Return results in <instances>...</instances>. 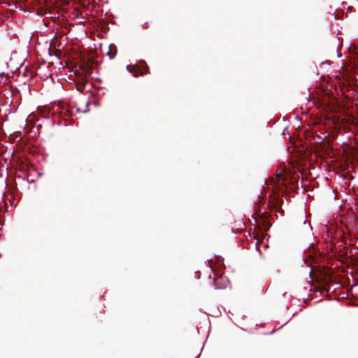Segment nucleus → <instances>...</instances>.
I'll list each match as a JSON object with an SVG mask.
<instances>
[{
  "instance_id": "f257e3e1",
  "label": "nucleus",
  "mask_w": 358,
  "mask_h": 358,
  "mask_svg": "<svg viewBox=\"0 0 358 358\" xmlns=\"http://www.w3.org/2000/svg\"><path fill=\"white\" fill-rule=\"evenodd\" d=\"M85 76L80 78V81H78L76 84V88L80 92H83L87 83V76L92 73L91 67H86L84 70Z\"/></svg>"
},
{
  "instance_id": "f03ea898",
  "label": "nucleus",
  "mask_w": 358,
  "mask_h": 358,
  "mask_svg": "<svg viewBox=\"0 0 358 358\" xmlns=\"http://www.w3.org/2000/svg\"><path fill=\"white\" fill-rule=\"evenodd\" d=\"M130 71L135 77L145 75V73L141 69L139 65L132 66L131 69H130Z\"/></svg>"
},
{
  "instance_id": "7ed1b4c3",
  "label": "nucleus",
  "mask_w": 358,
  "mask_h": 358,
  "mask_svg": "<svg viewBox=\"0 0 358 358\" xmlns=\"http://www.w3.org/2000/svg\"><path fill=\"white\" fill-rule=\"evenodd\" d=\"M275 180L273 179L272 184L275 187H278L280 185H283L285 183V179L282 178V176L280 173H277L275 175Z\"/></svg>"
},
{
  "instance_id": "20e7f679",
  "label": "nucleus",
  "mask_w": 358,
  "mask_h": 358,
  "mask_svg": "<svg viewBox=\"0 0 358 358\" xmlns=\"http://www.w3.org/2000/svg\"><path fill=\"white\" fill-rule=\"evenodd\" d=\"M259 218L262 220V224H264V226L265 227L268 228L271 226V224L269 223V215L267 213H266V212L262 213L259 215Z\"/></svg>"
},
{
  "instance_id": "39448f33",
  "label": "nucleus",
  "mask_w": 358,
  "mask_h": 358,
  "mask_svg": "<svg viewBox=\"0 0 358 358\" xmlns=\"http://www.w3.org/2000/svg\"><path fill=\"white\" fill-rule=\"evenodd\" d=\"M213 284L216 289H223L225 287V286L222 283V278H213Z\"/></svg>"
},
{
  "instance_id": "423d86ee",
  "label": "nucleus",
  "mask_w": 358,
  "mask_h": 358,
  "mask_svg": "<svg viewBox=\"0 0 358 358\" xmlns=\"http://www.w3.org/2000/svg\"><path fill=\"white\" fill-rule=\"evenodd\" d=\"M139 66L141 69L143 70V71L145 73V74H147L149 73V67L145 63V62L142 61L140 62Z\"/></svg>"
},
{
  "instance_id": "0eeeda50",
  "label": "nucleus",
  "mask_w": 358,
  "mask_h": 358,
  "mask_svg": "<svg viewBox=\"0 0 358 358\" xmlns=\"http://www.w3.org/2000/svg\"><path fill=\"white\" fill-rule=\"evenodd\" d=\"M108 55H109V57H110V59L114 58V57L115 56V54L112 53V52H111V50H110V51H109V52H108Z\"/></svg>"
}]
</instances>
